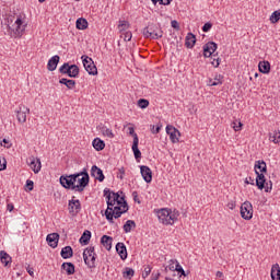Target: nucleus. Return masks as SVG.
<instances>
[{
  "instance_id": "1",
  "label": "nucleus",
  "mask_w": 280,
  "mask_h": 280,
  "mask_svg": "<svg viewBox=\"0 0 280 280\" xmlns=\"http://www.w3.org/2000/svg\"><path fill=\"white\" fill-rule=\"evenodd\" d=\"M128 211V202L125 197L119 196V192H113L107 195V209L105 211V217L108 222L113 224V218H121L124 213Z\"/></svg>"
},
{
  "instance_id": "2",
  "label": "nucleus",
  "mask_w": 280,
  "mask_h": 280,
  "mask_svg": "<svg viewBox=\"0 0 280 280\" xmlns=\"http://www.w3.org/2000/svg\"><path fill=\"white\" fill-rule=\"evenodd\" d=\"M158 218L161 224L172 225L174 224V222H176V220H178V214L172 212V210L164 208L158 211Z\"/></svg>"
},
{
  "instance_id": "3",
  "label": "nucleus",
  "mask_w": 280,
  "mask_h": 280,
  "mask_svg": "<svg viewBox=\"0 0 280 280\" xmlns=\"http://www.w3.org/2000/svg\"><path fill=\"white\" fill-rule=\"evenodd\" d=\"M142 34L145 38L159 39L163 38V31L156 24H149L143 28Z\"/></svg>"
},
{
  "instance_id": "4",
  "label": "nucleus",
  "mask_w": 280,
  "mask_h": 280,
  "mask_svg": "<svg viewBox=\"0 0 280 280\" xmlns=\"http://www.w3.org/2000/svg\"><path fill=\"white\" fill-rule=\"evenodd\" d=\"M83 259L85 266L89 268H95V259H97V254H95V247L90 246L83 252Z\"/></svg>"
},
{
  "instance_id": "5",
  "label": "nucleus",
  "mask_w": 280,
  "mask_h": 280,
  "mask_svg": "<svg viewBox=\"0 0 280 280\" xmlns=\"http://www.w3.org/2000/svg\"><path fill=\"white\" fill-rule=\"evenodd\" d=\"M256 187H258V189H265L267 194L272 191V182L266 183L264 173L256 172Z\"/></svg>"
},
{
  "instance_id": "6",
  "label": "nucleus",
  "mask_w": 280,
  "mask_h": 280,
  "mask_svg": "<svg viewBox=\"0 0 280 280\" xmlns=\"http://www.w3.org/2000/svg\"><path fill=\"white\" fill-rule=\"evenodd\" d=\"M81 58L85 71H88L90 75H97V67L95 66V62H93V59L89 56H82Z\"/></svg>"
},
{
  "instance_id": "7",
  "label": "nucleus",
  "mask_w": 280,
  "mask_h": 280,
  "mask_svg": "<svg viewBox=\"0 0 280 280\" xmlns=\"http://www.w3.org/2000/svg\"><path fill=\"white\" fill-rule=\"evenodd\" d=\"M241 218H243V220H253V203H250V201L242 203Z\"/></svg>"
},
{
  "instance_id": "8",
  "label": "nucleus",
  "mask_w": 280,
  "mask_h": 280,
  "mask_svg": "<svg viewBox=\"0 0 280 280\" xmlns=\"http://www.w3.org/2000/svg\"><path fill=\"white\" fill-rule=\"evenodd\" d=\"M68 210L70 215H78L80 211L82 210V205L80 203V200L78 199H71L68 202Z\"/></svg>"
},
{
  "instance_id": "9",
  "label": "nucleus",
  "mask_w": 280,
  "mask_h": 280,
  "mask_svg": "<svg viewBox=\"0 0 280 280\" xmlns=\"http://www.w3.org/2000/svg\"><path fill=\"white\" fill-rule=\"evenodd\" d=\"M27 115H30V107L20 105L16 110V119L19 124H25V121H27Z\"/></svg>"
},
{
  "instance_id": "10",
  "label": "nucleus",
  "mask_w": 280,
  "mask_h": 280,
  "mask_svg": "<svg viewBox=\"0 0 280 280\" xmlns=\"http://www.w3.org/2000/svg\"><path fill=\"white\" fill-rule=\"evenodd\" d=\"M166 133L168 135L172 143H178L180 131L176 127L168 125L166 126Z\"/></svg>"
},
{
  "instance_id": "11",
  "label": "nucleus",
  "mask_w": 280,
  "mask_h": 280,
  "mask_svg": "<svg viewBox=\"0 0 280 280\" xmlns=\"http://www.w3.org/2000/svg\"><path fill=\"white\" fill-rule=\"evenodd\" d=\"M27 164L30 165L31 170H33L34 174H38L40 172L43 165L40 163V159L31 156L27 160Z\"/></svg>"
},
{
  "instance_id": "12",
  "label": "nucleus",
  "mask_w": 280,
  "mask_h": 280,
  "mask_svg": "<svg viewBox=\"0 0 280 280\" xmlns=\"http://www.w3.org/2000/svg\"><path fill=\"white\" fill-rule=\"evenodd\" d=\"M218 49V44L214 42H208L206 45H203V56L205 58H211L213 56V52Z\"/></svg>"
},
{
  "instance_id": "13",
  "label": "nucleus",
  "mask_w": 280,
  "mask_h": 280,
  "mask_svg": "<svg viewBox=\"0 0 280 280\" xmlns=\"http://www.w3.org/2000/svg\"><path fill=\"white\" fill-rule=\"evenodd\" d=\"M91 176L95 178V180H98L100 183H104V172L102 168L97 167V165H93L91 168Z\"/></svg>"
},
{
  "instance_id": "14",
  "label": "nucleus",
  "mask_w": 280,
  "mask_h": 280,
  "mask_svg": "<svg viewBox=\"0 0 280 280\" xmlns=\"http://www.w3.org/2000/svg\"><path fill=\"white\" fill-rule=\"evenodd\" d=\"M59 183L65 187V189H72V191H75V186H73V182H71V177H69V175H61Z\"/></svg>"
},
{
  "instance_id": "15",
  "label": "nucleus",
  "mask_w": 280,
  "mask_h": 280,
  "mask_svg": "<svg viewBox=\"0 0 280 280\" xmlns=\"http://www.w3.org/2000/svg\"><path fill=\"white\" fill-rule=\"evenodd\" d=\"M140 174L147 183H152V170L150 166L142 165L140 166Z\"/></svg>"
},
{
  "instance_id": "16",
  "label": "nucleus",
  "mask_w": 280,
  "mask_h": 280,
  "mask_svg": "<svg viewBox=\"0 0 280 280\" xmlns=\"http://www.w3.org/2000/svg\"><path fill=\"white\" fill-rule=\"evenodd\" d=\"M59 240H60V234L58 233L48 234L46 237V242L51 248H58Z\"/></svg>"
},
{
  "instance_id": "17",
  "label": "nucleus",
  "mask_w": 280,
  "mask_h": 280,
  "mask_svg": "<svg viewBox=\"0 0 280 280\" xmlns=\"http://www.w3.org/2000/svg\"><path fill=\"white\" fill-rule=\"evenodd\" d=\"M116 253H118L120 259H128V250L126 249V245L124 243L116 244Z\"/></svg>"
},
{
  "instance_id": "18",
  "label": "nucleus",
  "mask_w": 280,
  "mask_h": 280,
  "mask_svg": "<svg viewBox=\"0 0 280 280\" xmlns=\"http://www.w3.org/2000/svg\"><path fill=\"white\" fill-rule=\"evenodd\" d=\"M58 62H60V56L55 55L54 57H51L47 63L48 71H56Z\"/></svg>"
},
{
  "instance_id": "19",
  "label": "nucleus",
  "mask_w": 280,
  "mask_h": 280,
  "mask_svg": "<svg viewBox=\"0 0 280 280\" xmlns=\"http://www.w3.org/2000/svg\"><path fill=\"white\" fill-rule=\"evenodd\" d=\"M78 185L74 186V191H84V188L89 185V180L88 177H78Z\"/></svg>"
},
{
  "instance_id": "20",
  "label": "nucleus",
  "mask_w": 280,
  "mask_h": 280,
  "mask_svg": "<svg viewBox=\"0 0 280 280\" xmlns=\"http://www.w3.org/2000/svg\"><path fill=\"white\" fill-rule=\"evenodd\" d=\"M255 173L259 172V174H266L268 172V166L266 165V162L264 160H258L255 163Z\"/></svg>"
},
{
  "instance_id": "21",
  "label": "nucleus",
  "mask_w": 280,
  "mask_h": 280,
  "mask_svg": "<svg viewBox=\"0 0 280 280\" xmlns=\"http://www.w3.org/2000/svg\"><path fill=\"white\" fill-rule=\"evenodd\" d=\"M101 244L106 248V250H110L113 248V237L108 235H103L101 238Z\"/></svg>"
},
{
  "instance_id": "22",
  "label": "nucleus",
  "mask_w": 280,
  "mask_h": 280,
  "mask_svg": "<svg viewBox=\"0 0 280 280\" xmlns=\"http://www.w3.org/2000/svg\"><path fill=\"white\" fill-rule=\"evenodd\" d=\"M131 149H132L135 159L139 161V159H141V151L139 150V138L137 137L135 138Z\"/></svg>"
},
{
  "instance_id": "23",
  "label": "nucleus",
  "mask_w": 280,
  "mask_h": 280,
  "mask_svg": "<svg viewBox=\"0 0 280 280\" xmlns=\"http://www.w3.org/2000/svg\"><path fill=\"white\" fill-rule=\"evenodd\" d=\"M194 45H196V35L188 33L186 36L185 46L187 49H192Z\"/></svg>"
},
{
  "instance_id": "24",
  "label": "nucleus",
  "mask_w": 280,
  "mask_h": 280,
  "mask_svg": "<svg viewBox=\"0 0 280 280\" xmlns=\"http://www.w3.org/2000/svg\"><path fill=\"white\" fill-rule=\"evenodd\" d=\"M62 259H71L73 257V248L71 246H66L61 249Z\"/></svg>"
},
{
  "instance_id": "25",
  "label": "nucleus",
  "mask_w": 280,
  "mask_h": 280,
  "mask_svg": "<svg viewBox=\"0 0 280 280\" xmlns=\"http://www.w3.org/2000/svg\"><path fill=\"white\" fill-rule=\"evenodd\" d=\"M62 270L67 272V275H74L75 273V265L72 262H63L61 265Z\"/></svg>"
},
{
  "instance_id": "26",
  "label": "nucleus",
  "mask_w": 280,
  "mask_h": 280,
  "mask_svg": "<svg viewBox=\"0 0 280 280\" xmlns=\"http://www.w3.org/2000/svg\"><path fill=\"white\" fill-rule=\"evenodd\" d=\"M92 145L94 149H96L97 152H101V150H104V148H106V143L100 138H95L92 142Z\"/></svg>"
},
{
  "instance_id": "27",
  "label": "nucleus",
  "mask_w": 280,
  "mask_h": 280,
  "mask_svg": "<svg viewBox=\"0 0 280 280\" xmlns=\"http://www.w3.org/2000/svg\"><path fill=\"white\" fill-rule=\"evenodd\" d=\"M59 84H65V86H67V89H69L70 91H72V89H75V80L62 78L59 80Z\"/></svg>"
},
{
  "instance_id": "28",
  "label": "nucleus",
  "mask_w": 280,
  "mask_h": 280,
  "mask_svg": "<svg viewBox=\"0 0 280 280\" xmlns=\"http://www.w3.org/2000/svg\"><path fill=\"white\" fill-rule=\"evenodd\" d=\"M0 259L1 264H3L4 266L12 264V257L10 256V254H7L5 250L0 252Z\"/></svg>"
},
{
  "instance_id": "29",
  "label": "nucleus",
  "mask_w": 280,
  "mask_h": 280,
  "mask_svg": "<svg viewBox=\"0 0 280 280\" xmlns=\"http://www.w3.org/2000/svg\"><path fill=\"white\" fill-rule=\"evenodd\" d=\"M14 31L18 36H21V34H23V32H25V26H23V20H21V18H19L15 21V30Z\"/></svg>"
},
{
  "instance_id": "30",
  "label": "nucleus",
  "mask_w": 280,
  "mask_h": 280,
  "mask_svg": "<svg viewBox=\"0 0 280 280\" xmlns=\"http://www.w3.org/2000/svg\"><path fill=\"white\" fill-rule=\"evenodd\" d=\"M271 279L272 280H280V267L279 264H275L271 267Z\"/></svg>"
},
{
  "instance_id": "31",
  "label": "nucleus",
  "mask_w": 280,
  "mask_h": 280,
  "mask_svg": "<svg viewBox=\"0 0 280 280\" xmlns=\"http://www.w3.org/2000/svg\"><path fill=\"white\" fill-rule=\"evenodd\" d=\"M91 242V231L85 230L80 238V244L86 246Z\"/></svg>"
},
{
  "instance_id": "32",
  "label": "nucleus",
  "mask_w": 280,
  "mask_h": 280,
  "mask_svg": "<svg viewBox=\"0 0 280 280\" xmlns=\"http://www.w3.org/2000/svg\"><path fill=\"white\" fill-rule=\"evenodd\" d=\"M258 69L260 73H270V63L268 61H260L258 63Z\"/></svg>"
},
{
  "instance_id": "33",
  "label": "nucleus",
  "mask_w": 280,
  "mask_h": 280,
  "mask_svg": "<svg viewBox=\"0 0 280 280\" xmlns=\"http://www.w3.org/2000/svg\"><path fill=\"white\" fill-rule=\"evenodd\" d=\"M122 229H124L125 233H130V231H132V229H137V223L132 220H128L124 224Z\"/></svg>"
},
{
  "instance_id": "34",
  "label": "nucleus",
  "mask_w": 280,
  "mask_h": 280,
  "mask_svg": "<svg viewBox=\"0 0 280 280\" xmlns=\"http://www.w3.org/2000/svg\"><path fill=\"white\" fill-rule=\"evenodd\" d=\"M101 132H102L103 137H108V139H115V133H113V129H110L106 126H103L101 128Z\"/></svg>"
},
{
  "instance_id": "35",
  "label": "nucleus",
  "mask_w": 280,
  "mask_h": 280,
  "mask_svg": "<svg viewBox=\"0 0 280 280\" xmlns=\"http://www.w3.org/2000/svg\"><path fill=\"white\" fill-rule=\"evenodd\" d=\"M269 141H271L272 143H280V131L275 130L273 132H270Z\"/></svg>"
},
{
  "instance_id": "36",
  "label": "nucleus",
  "mask_w": 280,
  "mask_h": 280,
  "mask_svg": "<svg viewBox=\"0 0 280 280\" xmlns=\"http://www.w3.org/2000/svg\"><path fill=\"white\" fill-rule=\"evenodd\" d=\"M89 27V22L84 18L77 20V30H86Z\"/></svg>"
},
{
  "instance_id": "37",
  "label": "nucleus",
  "mask_w": 280,
  "mask_h": 280,
  "mask_svg": "<svg viewBox=\"0 0 280 280\" xmlns=\"http://www.w3.org/2000/svg\"><path fill=\"white\" fill-rule=\"evenodd\" d=\"M222 75L218 74L214 77V79L209 80V86H219V84H222Z\"/></svg>"
},
{
  "instance_id": "38",
  "label": "nucleus",
  "mask_w": 280,
  "mask_h": 280,
  "mask_svg": "<svg viewBox=\"0 0 280 280\" xmlns=\"http://www.w3.org/2000/svg\"><path fill=\"white\" fill-rule=\"evenodd\" d=\"M124 279H132L135 277V269L132 268H125V271L122 272Z\"/></svg>"
},
{
  "instance_id": "39",
  "label": "nucleus",
  "mask_w": 280,
  "mask_h": 280,
  "mask_svg": "<svg viewBox=\"0 0 280 280\" xmlns=\"http://www.w3.org/2000/svg\"><path fill=\"white\" fill-rule=\"evenodd\" d=\"M80 75V68L77 65L70 66V78H78Z\"/></svg>"
},
{
  "instance_id": "40",
  "label": "nucleus",
  "mask_w": 280,
  "mask_h": 280,
  "mask_svg": "<svg viewBox=\"0 0 280 280\" xmlns=\"http://www.w3.org/2000/svg\"><path fill=\"white\" fill-rule=\"evenodd\" d=\"M178 264H179L178 260L171 259V260H168V266L165 268V270H167V268H168V270H171V272H176V266Z\"/></svg>"
},
{
  "instance_id": "41",
  "label": "nucleus",
  "mask_w": 280,
  "mask_h": 280,
  "mask_svg": "<svg viewBox=\"0 0 280 280\" xmlns=\"http://www.w3.org/2000/svg\"><path fill=\"white\" fill-rule=\"evenodd\" d=\"M129 27H130V23H128V21L126 20L119 21L118 30L120 33L126 32V30H128Z\"/></svg>"
},
{
  "instance_id": "42",
  "label": "nucleus",
  "mask_w": 280,
  "mask_h": 280,
  "mask_svg": "<svg viewBox=\"0 0 280 280\" xmlns=\"http://www.w3.org/2000/svg\"><path fill=\"white\" fill-rule=\"evenodd\" d=\"M242 126L244 125L240 120H235L231 124V127L233 128V130H235V132H240V130H242Z\"/></svg>"
},
{
  "instance_id": "43",
  "label": "nucleus",
  "mask_w": 280,
  "mask_h": 280,
  "mask_svg": "<svg viewBox=\"0 0 280 280\" xmlns=\"http://www.w3.org/2000/svg\"><path fill=\"white\" fill-rule=\"evenodd\" d=\"M175 272H178L179 277H187L185 269H183V266H180L179 262H177V265H175Z\"/></svg>"
},
{
  "instance_id": "44",
  "label": "nucleus",
  "mask_w": 280,
  "mask_h": 280,
  "mask_svg": "<svg viewBox=\"0 0 280 280\" xmlns=\"http://www.w3.org/2000/svg\"><path fill=\"white\" fill-rule=\"evenodd\" d=\"M280 21V11H275L270 16L271 23H279Z\"/></svg>"
},
{
  "instance_id": "45",
  "label": "nucleus",
  "mask_w": 280,
  "mask_h": 280,
  "mask_svg": "<svg viewBox=\"0 0 280 280\" xmlns=\"http://www.w3.org/2000/svg\"><path fill=\"white\" fill-rule=\"evenodd\" d=\"M138 106L139 108H148V106H150V101L145 98H140L138 101Z\"/></svg>"
},
{
  "instance_id": "46",
  "label": "nucleus",
  "mask_w": 280,
  "mask_h": 280,
  "mask_svg": "<svg viewBox=\"0 0 280 280\" xmlns=\"http://www.w3.org/2000/svg\"><path fill=\"white\" fill-rule=\"evenodd\" d=\"M211 60L212 67H220V58L218 57V55H212Z\"/></svg>"
},
{
  "instance_id": "47",
  "label": "nucleus",
  "mask_w": 280,
  "mask_h": 280,
  "mask_svg": "<svg viewBox=\"0 0 280 280\" xmlns=\"http://www.w3.org/2000/svg\"><path fill=\"white\" fill-rule=\"evenodd\" d=\"M154 5L160 2V5H170L172 3V0H151Z\"/></svg>"
},
{
  "instance_id": "48",
  "label": "nucleus",
  "mask_w": 280,
  "mask_h": 280,
  "mask_svg": "<svg viewBox=\"0 0 280 280\" xmlns=\"http://www.w3.org/2000/svg\"><path fill=\"white\" fill-rule=\"evenodd\" d=\"M150 272H152V267H150V266L144 267V272L142 273V279H147V277H150Z\"/></svg>"
},
{
  "instance_id": "49",
  "label": "nucleus",
  "mask_w": 280,
  "mask_h": 280,
  "mask_svg": "<svg viewBox=\"0 0 280 280\" xmlns=\"http://www.w3.org/2000/svg\"><path fill=\"white\" fill-rule=\"evenodd\" d=\"M69 178L71 179L72 186H77L75 183H78V178H80V175L78 173L69 175Z\"/></svg>"
},
{
  "instance_id": "50",
  "label": "nucleus",
  "mask_w": 280,
  "mask_h": 280,
  "mask_svg": "<svg viewBox=\"0 0 280 280\" xmlns=\"http://www.w3.org/2000/svg\"><path fill=\"white\" fill-rule=\"evenodd\" d=\"M124 176H126V168L124 167L118 168L117 178H120V180H124Z\"/></svg>"
},
{
  "instance_id": "51",
  "label": "nucleus",
  "mask_w": 280,
  "mask_h": 280,
  "mask_svg": "<svg viewBox=\"0 0 280 280\" xmlns=\"http://www.w3.org/2000/svg\"><path fill=\"white\" fill-rule=\"evenodd\" d=\"M122 36H124V40H125V42H130V40H132V32L122 33Z\"/></svg>"
},
{
  "instance_id": "52",
  "label": "nucleus",
  "mask_w": 280,
  "mask_h": 280,
  "mask_svg": "<svg viewBox=\"0 0 280 280\" xmlns=\"http://www.w3.org/2000/svg\"><path fill=\"white\" fill-rule=\"evenodd\" d=\"M8 167V161H5V158L2 160L0 159V172H3Z\"/></svg>"
},
{
  "instance_id": "53",
  "label": "nucleus",
  "mask_w": 280,
  "mask_h": 280,
  "mask_svg": "<svg viewBox=\"0 0 280 280\" xmlns=\"http://www.w3.org/2000/svg\"><path fill=\"white\" fill-rule=\"evenodd\" d=\"M77 175H79V177L82 176V178H88V180H90L89 172L86 171V168H83V171L77 173Z\"/></svg>"
},
{
  "instance_id": "54",
  "label": "nucleus",
  "mask_w": 280,
  "mask_h": 280,
  "mask_svg": "<svg viewBox=\"0 0 280 280\" xmlns=\"http://www.w3.org/2000/svg\"><path fill=\"white\" fill-rule=\"evenodd\" d=\"M26 187H27L28 191H33L34 190V182L32 179H27Z\"/></svg>"
},
{
  "instance_id": "55",
  "label": "nucleus",
  "mask_w": 280,
  "mask_h": 280,
  "mask_svg": "<svg viewBox=\"0 0 280 280\" xmlns=\"http://www.w3.org/2000/svg\"><path fill=\"white\" fill-rule=\"evenodd\" d=\"M128 132L131 137H133V141L136 138L139 139V136H137V133L135 132V127H129Z\"/></svg>"
},
{
  "instance_id": "56",
  "label": "nucleus",
  "mask_w": 280,
  "mask_h": 280,
  "mask_svg": "<svg viewBox=\"0 0 280 280\" xmlns=\"http://www.w3.org/2000/svg\"><path fill=\"white\" fill-rule=\"evenodd\" d=\"M1 145H3V148H7L8 150H10V148H12V143H10V140H8L5 138L2 140Z\"/></svg>"
},
{
  "instance_id": "57",
  "label": "nucleus",
  "mask_w": 280,
  "mask_h": 280,
  "mask_svg": "<svg viewBox=\"0 0 280 280\" xmlns=\"http://www.w3.org/2000/svg\"><path fill=\"white\" fill-rule=\"evenodd\" d=\"M211 27H213V24L208 22L202 26V32H209Z\"/></svg>"
},
{
  "instance_id": "58",
  "label": "nucleus",
  "mask_w": 280,
  "mask_h": 280,
  "mask_svg": "<svg viewBox=\"0 0 280 280\" xmlns=\"http://www.w3.org/2000/svg\"><path fill=\"white\" fill-rule=\"evenodd\" d=\"M171 26L173 27V30H180V25L178 24V21L173 20L171 22Z\"/></svg>"
},
{
  "instance_id": "59",
  "label": "nucleus",
  "mask_w": 280,
  "mask_h": 280,
  "mask_svg": "<svg viewBox=\"0 0 280 280\" xmlns=\"http://www.w3.org/2000/svg\"><path fill=\"white\" fill-rule=\"evenodd\" d=\"M69 63H63L60 68H59V72H61L62 74L66 73L67 69L69 68Z\"/></svg>"
},
{
  "instance_id": "60",
  "label": "nucleus",
  "mask_w": 280,
  "mask_h": 280,
  "mask_svg": "<svg viewBox=\"0 0 280 280\" xmlns=\"http://www.w3.org/2000/svg\"><path fill=\"white\" fill-rule=\"evenodd\" d=\"M104 196H105L106 200H108V196H113V192L110 191V189L105 188L104 189Z\"/></svg>"
},
{
  "instance_id": "61",
  "label": "nucleus",
  "mask_w": 280,
  "mask_h": 280,
  "mask_svg": "<svg viewBox=\"0 0 280 280\" xmlns=\"http://www.w3.org/2000/svg\"><path fill=\"white\" fill-rule=\"evenodd\" d=\"M161 132V127H156L155 129H154V126H153V129H152V133L153 135H159Z\"/></svg>"
},
{
  "instance_id": "62",
  "label": "nucleus",
  "mask_w": 280,
  "mask_h": 280,
  "mask_svg": "<svg viewBox=\"0 0 280 280\" xmlns=\"http://www.w3.org/2000/svg\"><path fill=\"white\" fill-rule=\"evenodd\" d=\"M159 277H161V273H160V272H158V273H152L151 280H159Z\"/></svg>"
},
{
  "instance_id": "63",
  "label": "nucleus",
  "mask_w": 280,
  "mask_h": 280,
  "mask_svg": "<svg viewBox=\"0 0 280 280\" xmlns=\"http://www.w3.org/2000/svg\"><path fill=\"white\" fill-rule=\"evenodd\" d=\"M63 74L71 78V66H69V68L66 70V73H63Z\"/></svg>"
},
{
  "instance_id": "64",
  "label": "nucleus",
  "mask_w": 280,
  "mask_h": 280,
  "mask_svg": "<svg viewBox=\"0 0 280 280\" xmlns=\"http://www.w3.org/2000/svg\"><path fill=\"white\" fill-rule=\"evenodd\" d=\"M229 209H235V205L233 202L228 203Z\"/></svg>"
}]
</instances>
